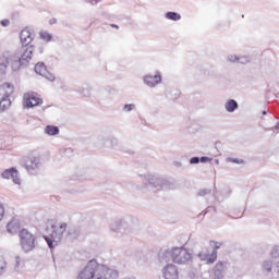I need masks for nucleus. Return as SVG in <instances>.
Segmentation results:
<instances>
[{
	"mask_svg": "<svg viewBox=\"0 0 279 279\" xmlns=\"http://www.w3.org/2000/svg\"><path fill=\"white\" fill-rule=\"evenodd\" d=\"M34 57V47L27 46L20 51V56L4 52L0 57V71L5 72L9 69L21 71V66H27Z\"/></svg>",
	"mask_w": 279,
	"mask_h": 279,
	"instance_id": "f257e3e1",
	"label": "nucleus"
},
{
	"mask_svg": "<svg viewBox=\"0 0 279 279\" xmlns=\"http://www.w3.org/2000/svg\"><path fill=\"white\" fill-rule=\"evenodd\" d=\"M113 271L105 265L90 260L80 272L78 279H110Z\"/></svg>",
	"mask_w": 279,
	"mask_h": 279,
	"instance_id": "f03ea898",
	"label": "nucleus"
},
{
	"mask_svg": "<svg viewBox=\"0 0 279 279\" xmlns=\"http://www.w3.org/2000/svg\"><path fill=\"white\" fill-rule=\"evenodd\" d=\"M169 257L172 263H175L177 265H186V263L193 260V255L184 247H173L169 252Z\"/></svg>",
	"mask_w": 279,
	"mask_h": 279,
	"instance_id": "7ed1b4c3",
	"label": "nucleus"
},
{
	"mask_svg": "<svg viewBox=\"0 0 279 279\" xmlns=\"http://www.w3.org/2000/svg\"><path fill=\"white\" fill-rule=\"evenodd\" d=\"M21 247L24 252H32L36 247V236L27 229H21L19 232Z\"/></svg>",
	"mask_w": 279,
	"mask_h": 279,
	"instance_id": "20e7f679",
	"label": "nucleus"
},
{
	"mask_svg": "<svg viewBox=\"0 0 279 279\" xmlns=\"http://www.w3.org/2000/svg\"><path fill=\"white\" fill-rule=\"evenodd\" d=\"M24 108H36V106H43V98L37 93L28 92L23 96Z\"/></svg>",
	"mask_w": 279,
	"mask_h": 279,
	"instance_id": "39448f33",
	"label": "nucleus"
},
{
	"mask_svg": "<svg viewBox=\"0 0 279 279\" xmlns=\"http://www.w3.org/2000/svg\"><path fill=\"white\" fill-rule=\"evenodd\" d=\"M210 245L215 250L214 252H211L210 255H208L204 252L198 254V257L201 258V260H204L206 263V265H213V263H215V260H217V250H220L221 245H223V243L217 242V241H210Z\"/></svg>",
	"mask_w": 279,
	"mask_h": 279,
	"instance_id": "423d86ee",
	"label": "nucleus"
},
{
	"mask_svg": "<svg viewBox=\"0 0 279 279\" xmlns=\"http://www.w3.org/2000/svg\"><path fill=\"white\" fill-rule=\"evenodd\" d=\"M34 40V34L29 28L22 29L20 34V43L23 47H29L32 45V41Z\"/></svg>",
	"mask_w": 279,
	"mask_h": 279,
	"instance_id": "0eeeda50",
	"label": "nucleus"
},
{
	"mask_svg": "<svg viewBox=\"0 0 279 279\" xmlns=\"http://www.w3.org/2000/svg\"><path fill=\"white\" fill-rule=\"evenodd\" d=\"M163 278L165 279H179L180 271H178V267L173 264H169L163 269Z\"/></svg>",
	"mask_w": 279,
	"mask_h": 279,
	"instance_id": "6e6552de",
	"label": "nucleus"
},
{
	"mask_svg": "<svg viewBox=\"0 0 279 279\" xmlns=\"http://www.w3.org/2000/svg\"><path fill=\"white\" fill-rule=\"evenodd\" d=\"M2 178L4 180H13L14 184L21 185V179L19 178V170L15 168L7 169L2 172Z\"/></svg>",
	"mask_w": 279,
	"mask_h": 279,
	"instance_id": "1a4fd4ad",
	"label": "nucleus"
},
{
	"mask_svg": "<svg viewBox=\"0 0 279 279\" xmlns=\"http://www.w3.org/2000/svg\"><path fill=\"white\" fill-rule=\"evenodd\" d=\"M14 93V85L10 83H4L0 86V104L1 101H4V99H8L10 95Z\"/></svg>",
	"mask_w": 279,
	"mask_h": 279,
	"instance_id": "9d476101",
	"label": "nucleus"
},
{
	"mask_svg": "<svg viewBox=\"0 0 279 279\" xmlns=\"http://www.w3.org/2000/svg\"><path fill=\"white\" fill-rule=\"evenodd\" d=\"M39 165L40 159L38 157L29 156L24 160V167L28 171H35V169H38Z\"/></svg>",
	"mask_w": 279,
	"mask_h": 279,
	"instance_id": "9b49d317",
	"label": "nucleus"
},
{
	"mask_svg": "<svg viewBox=\"0 0 279 279\" xmlns=\"http://www.w3.org/2000/svg\"><path fill=\"white\" fill-rule=\"evenodd\" d=\"M7 230L9 234H16L19 230H21V220L16 218H12L11 221L7 225Z\"/></svg>",
	"mask_w": 279,
	"mask_h": 279,
	"instance_id": "f8f14e48",
	"label": "nucleus"
},
{
	"mask_svg": "<svg viewBox=\"0 0 279 279\" xmlns=\"http://www.w3.org/2000/svg\"><path fill=\"white\" fill-rule=\"evenodd\" d=\"M144 82L147 84V86H158V84L162 82V76L160 73H157L154 76L147 75L144 77Z\"/></svg>",
	"mask_w": 279,
	"mask_h": 279,
	"instance_id": "ddd939ff",
	"label": "nucleus"
},
{
	"mask_svg": "<svg viewBox=\"0 0 279 279\" xmlns=\"http://www.w3.org/2000/svg\"><path fill=\"white\" fill-rule=\"evenodd\" d=\"M64 232H66V223L62 222L59 225V230H54L51 234V239H53V241H60V239H62V235L64 234Z\"/></svg>",
	"mask_w": 279,
	"mask_h": 279,
	"instance_id": "4468645a",
	"label": "nucleus"
},
{
	"mask_svg": "<svg viewBox=\"0 0 279 279\" xmlns=\"http://www.w3.org/2000/svg\"><path fill=\"white\" fill-rule=\"evenodd\" d=\"M226 271V263L218 262L214 268V276L216 279L223 278V272Z\"/></svg>",
	"mask_w": 279,
	"mask_h": 279,
	"instance_id": "2eb2a0df",
	"label": "nucleus"
},
{
	"mask_svg": "<svg viewBox=\"0 0 279 279\" xmlns=\"http://www.w3.org/2000/svg\"><path fill=\"white\" fill-rule=\"evenodd\" d=\"M12 267L15 271H21L25 267V262L21 259V256H16L13 260Z\"/></svg>",
	"mask_w": 279,
	"mask_h": 279,
	"instance_id": "dca6fc26",
	"label": "nucleus"
},
{
	"mask_svg": "<svg viewBox=\"0 0 279 279\" xmlns=\"http://www.w3.org/2000/svg\"><path fill=\"white\" fill-rule=\"evenodd\" d=\"M45 132L48 136H57V134H60V129L56 125H47Z\"/></svg>",
	"mask_w": 279,
	"mask_h": 279,
	"instance_id": "f3484780",
	"label": "nucleus"
},
{
	"mask_svg": "<svg viewBox=\"0 0 279 279\" xmlns=\"http://www.w3.org/2000/svg\"><path fill=\"white\" fill-rule=\"evenodd\" d=\"M239 108V104H236V100L231 99L226 104V110L227 112H234Z\"/></svg>",
	"mask_w": 279,
	"mask_h": 279,
	"instance_id": "a211bd4d",
	"label": "nucleus"
},
{
	"mask_svg": "<svg viewBox=\"0 0 279 279\" xmlns=\"http://www.w3.org/2000/svg\"><path fill=\"white\" fill-rule=\"evenodd\" d=\"M5 271H8V262L0 255V276H3Z\"/></svg>",
	"mask_w": 279,
	"mask_h": 279,
	"instance_id": "6ab92c4d",
	"label": "nucleus"
},
{
	"mask_svg": "<svg viewBox=\"0 0 279 279\" xmlns=\"http://www.w3.org/2000/svg\"><path fill=\"white\" fill-rule=\"evenodd\" d=\"M39 37L41 38V40H44L45 43H51V39L53 38V36H51V34H49V32L47 31H41L39 33Z\"/></svg>",
	"mask_w": 279,
	"mask_h": 279,
	"instance_id": "aec40b11",
	"label": "nucleus"
},
{
	"mask_svg": "<svg viewBox=\"0 0 279 279\" xmlns=\"http://www.w3.org/2000/svg\"><path fill=\"white\" fill-rule=\"evenodd\" d=\"M47 71V66H45V63H37L35 65V73H38V75H45Z\"/></svg>",
	"mask_w": 279,
	"mask_h": 279,
	"instance_id": "412c9836",
	"label": "nucleus"
},
{
	"mask_svg": "<svg viewBox=\"0 0 279 279\" xmlns=\"http://www.w3.org/2000/svg\"><path fill=\"white\" fill-rule=\"evenodd\" d=\"M166 17L169 19V21H180V19H182V16L177 12H168Z\"/></svg>",
	"mask_w": 279,
	"mask_h": 279,
	"instance_id": "4be33fe9",
	"label": "nucleus"
},
{
	"mask_svg": "<svg viewBox=\"0 0 279 279\" xmlns=\"http://www.w3.org/2000/svg\"><path fill=\"white\" fill-rule=\"evenodd\" d=\"M271 267H272L271 263H269V262H266L263 264V269H264V271H266V274L271 272Z\"/></svg>",
	"mask_w": 279,
	"mask_h": 279,
	"instance_id": "5701e85b",
	"label": "nucleus"
},
{
	"mask_svg": "<svg viewBox=\"0 0 279 279\" xmlns=\"http://www.w3.org/2000/svg\"><path fill=\"white\" fill-rule=\"evenodd\" d=\"M4 215H5V207L3 206V204L0 203V221L3 220Z\"/></svg>",
	"mask_w": 279,
	"mask_h": 279,
	"instance_id": "b1692460",
	"label": "nucleus"
},
{
	"mask_svg": "<svg viewBox=\"0 0 279 279\" xmlns=\"http://www.w3.org/2000/svg\"><path fill=\"white\" fill-rule=\"evenodd\" d=\"M44 239H45L46 243H48V246L50 247V250L53 248V240H51V238H49L47 235H45Z\"/></svg>",
	"mask_w": 279,
	"mask_h": 279,
	"instance_id": "393cba45",
	"label": "nucleus"
},
{
	"mask_svg": "<svg viewBox=\"0 0 279 279\" xmlns=\"http://www.w3.org/2000/svg\"><path fill=\"white\" fill-rule=\"evenodd\" d=\"M231 162H234L235 165H243L245 161L243 159H230Z\"/></svg>",
	"mask_w": 279,
	"mask_h": 279,
	"instance_id": "a878e982",
	"label": "nucleus"
},
{
	"mask_svg": "<svg viewBox=\"0 0 279 279\" xmlns=\"http://www.w3.org/2000/svg\"><path fill=\"white\" fill-rule=\"evenodd\" d=\"M0 23L2 27H8L10 25V20H2Z\"/></svg>",
	"mask_w": 279,
	"mask_h": 279,
	"instance_id": "bb28decb",
	"label": "nucleus"
},
{
	"mask_svg": "<svg viewBox=\"0 0 279 279\" xmlns=\"http://www.w3.org/2000/svg\"><path fill=\"white\" fill-rule=\"evenodd\" d=\"M134 108V105H125L124 106V110H126V112H131V110Z\"/></svg>",
	"mask_w": 279,
	"mask_h": 279,
	"instance_id": "cd10ccee",
	"label": "nucleus"
},
{
	"mask_svg": "<svg viewBox=\"0 0 279 279\" xmlns=\"http://www.w3.org/2000/svg\"><path fill=\"white\" fill-rule=\"evenodd\" d=\"M190 162H191V165H197V163H199V159H198V157H194L191 159Z\"/></svg>",
	"mask_w": 279,
	"mask_h": 279,
	"instance_id": "c85d7f7f",
	"label": "nucleus"
},
{
	"mask_svg": "<svg viewBox=\"0 0 279 279\" xmlns=\"http://www.w3.org/2000/svg\"><path fill=\"white\" fill-rule=\"evenodd\" d=\"M111 27H114L116 29H119V26L116 24H111Z\"/></svg>",
	"mask_w": 279,
	"mask_h": 279,
	"instance_id": "c756f323",
	"label": "nucleus"
},
{
	"mask_svg": "<svg viewBox=\"0 0 279 279\" xmlns=\"http://www.w3.org/2000/svg\"><path fill=\"white\" fill-rule=\"evenodd\" d=\"M204 160H206V158L203 157V158H202V162H204Z\"/></svg>",
	"mask_w": 279,
	"mask_h": 279,
	"instance_id": "7c9ffc66",
	"label": "nucleus"
},
{
	"mask_svg": "<svg viewBox=\"0 0 279 279\" xmlns=\"http://www.w3.org/2000/svg\"><path fill=\"white\" fill-rule=\"evenodd\" d=\"M95 1V3H97V0H94Z\"/></svg>",
	"mask_w": 279,
	"mask_h": 279,
	"instance_id": "2f4dec72",
	"label": "nucleus"
}]
</instances>
